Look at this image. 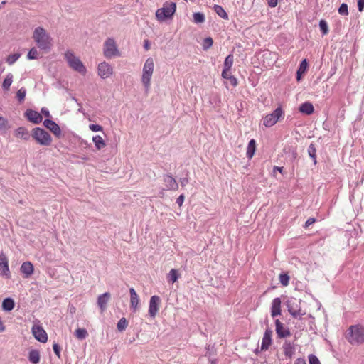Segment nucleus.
I'll return each mask as SVG.
<instances>
[{"instance_id": "f257e3e1", "label": "nucleus", "mask_w": 364, "mask_h": 364, "mask_svg": "<svg viewBox=\"0 0 364 364\" xmlns=\"http://www.w3.org/2000/svg\"><path fill=\"white\" fill-rule=\"evenodd\" d=\"M33 38L40 50L44 51L50 50L53 39L44 28L41 26L36 28L33 33Z\"/></svg>"}, {"instance_id": "f03ea898", "label": "nucleus", "mask_w": 364, "mask_h": 364, "mask_svg": "<svg viewBox=\"0 0 364 364\" xmlns=\"http://www.w3.org/2000/svg\"><path fill=\"white\" fill-rule=\"evenodd\" d=\"M346 338L351 345L363 344L364 343V326H350L347 330Z\"/></svg>"}, {"instance_id": "7ed1b4c3", "label": "nucleus", "mask_w": 364, "mask_h": 364, "mask_svg": "<svg viewBox=\"0 0 364 364\" xmlns=\"http://www.w3.org/2000/svg\"><path fill=\"white\" fill-rule=\"evenodd\" d=\"M154 63L152 58H148L143 66L141 82L144 87L145 92H148L151 86V79L154 73Z\"/></svg>"}, {"instance_id": "20e7f679", "label": "nucleus", "mask_w": 364, "mask_h": 364, "mask_svg": "<svg viewBox=\"0 0 364 364\" xmlns=\"http://www.w3.org/2000/svg\"><path fill=\"white\" fill-rule=\"evenodd\" d=\"M65 59L66 60L69 67L73 70L78 72L82 75H85L87 69L80 59L75 56L71 50H67L65 53Z\"/></svg>"}, {"instance_id": "39448f33", "label": "nucleus", "mask_w": 364, "mask_h": 364, "mask_svg": "<svg viewBox=\"0 0 364 364\" xmlns=\"http://www.w3.org/2000/svg\"><path fill=\"white\" fill-rule=\"evenodd\" d=\"M32 138L38 144L44 146H48L52 143V137L50 134L41 127H35L31 132Z\"/></svg>"}, {"instance_id": "423d86ee", "label": "nucleus", "mask_w": 364, "mask_h": 364, "mask_svg": "<svg viewBox=\"0 0 364 364\" xmlns=\"http://www.w3.org/2000/svg\"><path fill=\"white\" fill-rule=\"evenodd\" d=\"M176 9V4L173 2H166L163 7L158 9L156 11V17L159 21H164L171 18Z\"/></svg>"}, {"instance_id": "0eeeda50", "label": "nucleus", "mask_w": 364, "mask_h": 364, "mask_svg": "<svg viewBox=\"0 0 364 364\" xmlns=\"http://www.w3.org/2000/svg\"><path fill=\"white\" fill-rule=\"evenodd\" d=\"M300 302L296 298H290L287 301V311L294 318L301 319V316L305 314V312L301 310Z\"/></svg>"}, {"instance_id": "6e6552de", "label": "nucleus", "mask_w": 364, "mask_h": 364, "mask_svg": "<svg viewBox=\"0 0 364 364\" xmlns=\"http://www.w3.org/2000/svg\"><path fill=\"white\" fill-rule=\"evenodd\" d=\"M284 112L282 107H277L272 113L268 114L263 117V124L266 127L274 126L281 118H284Z\"/></svg>"}, {"instance_id": "1a4fd4ad", "label": "nucleus", "mask_w": 364, "mask_h": 364, "mask_svg": "<svg viewBox=\"0 0 364 364\" xmlns=\"http://www.w3.org/2000/svg\"><path fill=\"white\" fill-rule=\"evenodd\" d=\"M104 55L107 58H112L115 56H119L120 53L117 47L116 42L114 38H108L104 43Z\"/></svg>"}, {"instance_id": "9d476101", "label": "nucleus", "mask_w": 364, "mask_h": 364, "mask_svg": "<svg viewBox=\"0 0 364 364\" xmlns=\"http://www.w3.org/2000/svg\"><path fill=\"white\" fill-rule=\"evenodd\" d=\"M98 75L102 79H107L113 74V68L108 63H100L97 66Z\"/></svg>"}, {"instance_id": "9b49d317", "label": "nucleus", "mask_w": 364, "mask_h": 364, "mask_svg": "<svg viewBox=\"0 0 364 364\" xmlns=\"http://www.w3.org/2000/svg\"><path fill=\"white\" fill-rule=\"evenodd\" d=\"M274 323L275 331L279 338H287L291 335L289 328L284 326V325L279 319H276L274 321Z\"/></svg>"}, {"instance_id": "f8f14e48", "label": "nucleus", "mask_w": 364, "mask_h": 364, "mask_svg": "<svg viewBox=\"0 0 364 364\" xmlns=\"http://www.w3.org/2000/svg\"><path fill=\"white\" fill-rule=\"evenodd\" d=\"M0 276L5 277L7 279L11 277L9 260L3 252H0Z\"/></svg>"}, {"instance_id": "ddd939ff", "label": "nucleus", "mask_w": 364, "mask_h": 364, "mask_svg": "<svg viewBox=\"0 0 364 364\" xmlns=\"http://www.w3.org/2000/svg\"><path fill=\"white\" fill-rule=\"evenodd\" d=\"M161 299L159 296H152L149 301V314L151 318H154L159 310Z\"/></svg>"}, {"instance_id": "4468645a", "label": "nucleus", "mask_w": 364, "mask_h": 364, "mask_svg": "<svg viewBox=\"0 0 364 364\" xmlns=\"http://www.w3.org/2000/svg\"><path fill=\"white\" fill-rule=\"evenodd\" d=\"M43 125L49 129L57 138L62 136V132L59 125L54 121L46 119L43 122Z\"/></svg>"}, {"instance_id": "2eb2a0df", "label": "nucleus", "mask_w": 364, "mask_h": 364, "mask_svg": "<svg viewBox=\"0 0 364 364\" xmlns=\"http://www.w3.org/2000/svg\"><path fill=\"white\" fill-rule=\"evenodd\" d=\"M272 333L273 331L271 328H267L263 335L262 339V344L260 346V350H267L271 345L272 344Z\"/></svg>"}, {"instance_id": "dca6fc26", "label": "nucleus", "mask_w": 364, "mask_h": 364, "mask_svg": "<svg viewBox=\"0 0 364 364\" xmlns=\"http://www.w3.org/2000/svg\"><path fill=\"white\" fill-rule=\"evenodd\" d=\"M282 349L285 357L291 359L295 354L296 345L294 342L286 340L282 345Z\"/></svg>"}, {"instance_id": "f3484780", "label": "nucleus", "mask_w": 364, "mask_h": 364, "mask_svg": "<svg viewBox=\"0 0 364 364\" xmlns=\"http://www.w3.org/2000/svg\"><path fill=\"white\" fill-rule=\"evenodd\" d=\"M32 333L34 338L41 343H46L48 340V336L46 331L40 326H33Z\"/></svg>"}, {"instance_id": "a211bd4d", "label": "nucleus", "mask_w": 364, "mask_h": 364, "mask_svg": "<svg viewBox=\"0 0 364 364\" xmlns=\"http://www.w3.org/2000/svg\"><path fill=\"white\" fill-rule=\"evenodd\" d=\"M25 117L29 122L35 124H40L43 120L42 115L37 111L33 110L31 109H28L26 111Z\"/></svg>"}, {"instance_id": "6ab92c4d", "label": "nucleus", "mask_w": 364, "mask_h": 364, "mask_svg": "<svg viewBox=\"0 0 364 364\" xmlns=\"http://www.w3.org/2000/svg\"><path fill=\"white\" fill-rule=\"evenodd\" d=\"M111 298V294L109 292H105L100 294L97 298V306L100 309L101 311L103 312L107 307V304Z\"/></svg>"}, {"instance_id": "aec40b11", "label": "nucleus", "mask_w": 364, "mask_h": 364, "mask_svg": "<svg viewBox=\"0 0 364 364\" xmlns=\"http://www.w3.org/2000/svg\"><path fill=\"white\" fill-rule=\"evenodd\" d=\"M33 265L31 262H23L20 267V271L23 274L24 278L30 277L33 274Z\"/></svg>"}, {"instance_id": "412c9836", "label": "nucleus", "mask_w": 364, "mask_h": 364, "mask_svg": "<svg viewBox=\"0 0 364 364\" xmlns=\"http://www.w3.org/2000/svg\"><path fill=\"white\" fill-rule=\"evenodd\" d=\"M130 293V308L135 312L139 306V297L133 287L129 289Z\"/></svg>"}, {"instance_id": "4be33fe9", "label": "nucleus", "mask_w": 364, "mask_h": 364, "mask_svg": "<svg viewBox=\"0 0 364 364\" xmlns=\"http://www.w3.org/2000/svg\"><path fill=\"white\" fill-rule=\"evenodd\" d=\"M281 314V299L279 297L274 298L272 301L271 316L274 318Z\"/></svg>"}, {"instance_id": "5701e85b", "label": "nucleus", "mask_w": 364, "mask_h": 364, "mask_svg": "<svg viewBox=\"0 0 364 364\" xmlns=\"http://www.w3.org/2000/svg\"><path fill=\"white\" fill-rule=\"evenodd\" d=\"M164 181L166 183V186L168 190L176 191L178 188V183L176 179L173 178L171 175H166L164 176Z\"/></svg>"}, {"instance_id": "b1692460", "label": "nucleus", "mask_w": 364, "mask_h": 364, "mask_svg": "<svg viewBox=\"0 0 364 364\" xmlns=\"http://www.w3.org/2000/svg\"><path fill=\"white\" fill-rule=\"evenodd\" d=\"M15 136L18 138L28 141L30 139L31 134H29L26 128L21 127L15 130Z\"/></svg>"}, {"instance_id": "393cba45", "label": "nucleus", "mask_w": 364, "mask_h": 364, "mask_svg": "<svg viewBox=\"0 0 364 364\" xmlns=\"http://www.w3.org/2000/svg\"><path fill=\"white\" fill-rule=\"evenodd\" d=\"M299 110L303 114L310 115L314 112V107L311 102H305L300 105Z\"/></svg>"}, {"instance_id": "a878e982", "label": "nucleus", "mask_w": 364, "mask_h": 364, "mask_svg": "<svg viewBox=\"0 0 364 364\" xmlns=\"http://www.w3.org/2000/svg\"><path fill=\"white\" fill-rule=\"evenodd\" d=\"M234 62V56L232 54H229L225 59L223 75H226V71H230Z\"/></svg>"}, {"instance_id": "bb28decb", "label": "nucleus", "mask_w": 364, "mask_h": 364, "mask_svg": "<svg viewBox=\"0 0 364 364\" xmlns=\"http://www.w3.org/2000/svg\"><path fill=\"white\" fill-rule=\"evenodd\" d=\"M256 150V141L254 139H252L250 140L247 148V152L246 155L248 159L252 158L255 153Z\"/></svg>"}, {"instance_id": "cd10ccee", "label": "nucleus", "mask_w": 364, "mask_h": 364, "mask_svg": "<svg viewBox=\"0 0 364 364\" xmlns=\"http://www.w3.org/2000/svg\"><path fill=\"white\" fill-rule=\"evenodd\" d=\"M14 301L10 297L4 299L2 302V309L6 311H11L14 308Z\"/></svg>"}, {"instance_id": "c85d7f7f", "label": "nucleus", "mask_w": 364, "mask_h": 364, "mask_svg": "<svg viewBox=\"0 0 364 364\" xmlns=\"http://www.w3.org/2000/svg\"><path fill=\"white\" fill-rule=\"evenodd\" d=\"M308 67V62L306 59H304L299 65V69L296 71V80H300L301 75L306 72Z\"/></svg>"}, {"instance_id": "c756f323", "label": "nucleus", "mask_w": 364, "mask_h": 364, "mask_svg": "<svg viewBox=\"0 0 364 364\" xmlns=\"http://www.w3.org/2000/svg\"><path fill=\"white\" fill-rule=\"evenodd\" d=\"M92 141L97 150H100L106 146L105 140L99 135L94 136Z\"/></svg>"}, {"instance_id": "7c9ffc66", "label": "nucleus", "mask_w": 364, "mask_h": 364, "mask_svg": "<svg viewBox=\"0 0 364 364\" xmlns=\"http://www.w3.org/2000/svg\"><path fill=\"white\" fill-rule=\"evenodd\" d=\"M28 360L34 364H37L40 361V353L37 350H32L29 352Z\"/></svg>"}, {"instance_id": "2f4dec72", "label": "nucleus", "mask_w": 364, "mask_h": 364, "mask_svg": "<svg viewBox=\"0 0 364 364\" xmlns=\"http://www.w3.org/2000/svg\"><path fill=\"white\" fill-rule=\"evenodd\" d=\"M214 11L215 12L222 18L223 19H228V15L226 13V11L224 10V9L220 6V5H214Z\"/></svg>"}, {"instance_id": "473e14b6", "label": "nucleus", "mask_w": 364, "mask_h": 364, "mask_svg": "<svg viewBox=\"0 0 364 364\" xmlns=\"http://www.w3.org/2000/svg\"><path fill=\"white\" fill-rule=\"evenodd\" d=\"M316 149L315 147V145L314 144H310V145L308 147V154L310 158L312 159L314 164L316 165L317 163L316 161Z\"/></svg>"}, {"instance_id": "72a5a7b5", "label": "nucleus", "mask_w": 364, "mask_h": 364, "mask_svg": "<svg viewBox=\"0 0 364 364\" xmlns=\"http://www.w3.org/2000/svg\"><path fill=\"white\" fill-rule=\"evenodd\" d=\"M13 82V75L11 73H8L6 76V78L4 79L3 84H2V88L4 90H8L10 88V86Z\"/></svg>"}, {"instance_id": "f704fd0d", "label": "nucleus", "mask_w": 364, "mask_h": 364, "mask_svg": "<svg viewBox=\"0 0 364 364\" xmlns=\"http://www.w3.org/2000/svg\"><path fill=\"white\" fill-rule=\"evenodd\" d=\"M222 77L224 79L229 80L231 85L233 87H236L237 85V80L233 75H232L230 71H226V75H223V71L222 72Z\"/></svg>"}, {"instance_id": "c9c22d12", "label": "nucleus", "mask_w": 364, "mask_h": 364, "mask_svg": "<svg viewBox=\"0 0 364 364\" xmlns=\"http://www.w3.org/2000/svg\"><path fill=\"white\" fill-rule=\"evenodd\" d=\"M75 335L79 340H83L88 336V333L85 328H78L76 329Z\"/></svg>"}, {"instance_id": "e433bc0d", "label": "nucleus", "mask_w": 364, "mask_h": 364, "mask_svg": "<svg viewBox=\"0 0 364 364\" xmlns=\"http://www.w3.org/2000/svg\"><path fill=\"white\" fill-rule=\"evenodd\" d=\"M193 21L196 23H202L205 21V15L201 12H196L193 14Z\"/></svg>"}, {"instance_id": "4c0bfd02", "label": "nucleus", "mask_w": 364, "mask_h": 364, "mask_svg": "<svg viewBox=\"0 0 364 364\" xmlns=\"http://www.w3.org/2000/svg\"><path fill=\"white\" fill-rule=\"evenodd\" d=\"M128 325L127 321L124 317H122L119 319L117 324V328L119 331H123L126 329Z\"/></svg>"}, {"instance_id": "58836bf2", "label": "nucleus", "mask_w": 364, "mask_h": 364, "mask_svg": "<svg viewBox=\"0 0 364 364\" xmlns=\"http://www.w3.org/2000/svg\"><path fill=\"white\" fill-rule=\"evenodd\" d=\"M319 27L323 36L328 33V26L325 20L322 19L319 21Z\"/></svg>"}, {"instance_id": "ea45409f", "label": "nucleus", "mask_w": 364, "mask_h": 364, "mask_svg": "<svg viewBox=\"0 0 364 364\" xmlns=\"http://www.w3.org/2000/svg\"><path fill=\"white\" fill-rule=\"evenodd\" d=\"M213 44V40L210 37L205 38L203 43H202V47L204 50H207L209 49Z\"/></svg>"}, {"instance_id": "a19ab883", "label": "nucleus", "mask_w": 364, "mask_h": 364, "mask_svg": "<svg viewBox=\"0 0 364 364\" xmlns=\"http://www.w3.org/2000/svg\"><path fill=\"white\" fill-rule=\"evenodd\" d=\"M178 279V274L176 269H172L168 273V280L172 283L176 282Z\"/></svg>"}, {"instance_id": "79ce46f5", "label": "nucleus", "mask_w": 364, "mask_h": 364, "mask_svg": "<svg viewBox=\"0 0 364 364\" xmlns=\"http://www.w3.org/2000/svg\"><path fill=\"white\" fill-rule=\"evenodd\" d=\"M21 54L20 53H14L9 55L6 58V63L9 65H13L16 61L18 60V59L20 58Z\"/></svg>"}, {"instance_id": "37998d69", "label": "nucleus", "mask_w": 364, "mask_h": 364, "mask_svg": "<svg viewBox=\"0 0 364 364\" xmlns=\"http://www.w3.org/2000/svg\"><path fill=\"white\" fill-rule=\"evenodd\" d=\"M279 282L283 286H287L289 282V276L287 274H279Z\"/></svg>"}, {"instance_id": "c03bdc74", "label": "nucleus", "mask_w": 364, "mask_h": 364, "mask_svg": "<svg viewBox=\"0 0 364 364\" xmlns=\"http://www.w3.org/2000/svg\"><path fill=\"white\" fill-rule=\"evenodd\" d=\"M38 50L36 48H32L28 53L27 58L29 60H34L38 58Z\"/></svg>"}, {"instance_id": "a18cd8bd", "label": "nucleus", "mask_w": 364, "mask_h": 364, "mask_svg": "<svg viewBox=\"0 0 364 364\" xmlns=\"http://www.w3.org/2000/svg\"><path fill=\"white\" fill-rule=\"evenodd\" d=\"M26 90L25 88L23 87H21V89H19L17 92H16V97L18 98V100L20 101V102H22L23 100H24L25 99V97H26Z\"/></svg>"}, {"instance_id": "49530a36", "label": "nucleus", "mask_w": 364, "mask_h": 364, "mask_svg": "<svg viewBox=\"0 0 364 364\" xmlns=\"http://www.w3.org/2000/svg\"><path fill=\"white\" fill-rule=\"evenodd\" d=\"M338 13L342 16H347L348 14V5L346 3L341 4L338 8Z\"/></svg>"}, {"instance_id": "de8ad7c7", "label": "nucleus", "mask_w": 364, "mask_h": 364, "mask_svg": "<svg viewBox=\"0 0 364 364\" xmlns=\"http://www.w3.org/2000/svg\"><path fill=\"white\" fill-rule=\"evenodd\" d=\"M9 128L8 120L0 116V129L6 130Z\"/></svg>"}, {"instance_id": "09e8293b", "label": "nucleus", "mask_w": 364, "mask_h": 364, "mask_svg": "<svg viewBox=\"0 0 364 364\" xmlns=\"http://www.w3.org/2000/svg\"><path fill=\"white\" fill-rule=\"evenodd\" d=\"M309 364H321L318 358L313 354L309 355Z\"/></svg>"}, {"instance_id": "8fccbe9b", "label": "nucleus", "mask_w": 364, "mask_h": 364, "mask_svg": "<svg viewBox=\"0 0 364 364\" xmlns=\"http://www.w3.org/2000/svg\"><path fill=\"white\" fill-rule=\"evenodd\" d=\"M89 128L92 132H100L102 130V127L99 124H91L89 125Z\"/></svg>"}, {"instance_id": "3c124183", "label": "nucleus", "mask_w": 364, "mask_h": 364, "mask_svg": "<svg viewBox=\"0 0 364 364\" xmlns=\"http://www.w3.org/2000/svg\"><path fill=\"white\" fill-rule=\"evenodd\" d=\"M53 351H54L55 354L58 358H60V346L58 343H55L53 345Z\"/></svg>"}, {"instance_id": "603ef678", "label": "nucleus", "mask_w": 364, "mask_h": 364, "mask_svg": "<svg viewBox=\"0 0 364 364\" xmlns=\"http://www.w3.org/2000/svg\"><path fill=\"white\" fill-rule=\"evenodd\" d=\"M41 112L46 117H50V112L46 107L41 108Z\"/></svg>"}, {"instance_id": "864d4df0", "label": "nucleus", "mask_w": 364, "mask_h": 364, "mask_svg": "<svg viewBox=\"0 0 364 364\" xmlns=\"http://www.w3.org/2000/svg\"><path fill=\"white\" fill-rule=\"evenodd\" d=\"M315 223V219L314 218H309L305 223L304 228H308L311 225Z\"/></svg>"}, {"instance_id": "5fc2aeb1", "label": "nucleus", "mask_w": 364, "mask_h": 364, "mask_svg": "<svg viewBox=\"0 0 364 364\" xmlns=\"http://www.w3.org/2000/svg\"><path fill=\"white\" fill-rule=\"evenodd\" d=\"M358 9L359 11H363L364 9V0H358Z\"/></svg>"}, {"instance_id": "6e6d98bb", "label": "nucleus", "mask_w": 364, "mask_h": 364, "mask_svg": "<svg viewBox=\"0 0 364 364\" xmlns=\"http://www.w3.org/2000/svg\"><path fill=\"white\" fill-rule=\"evenodd\" d=\"M184 201V196L183 195H180L178 198L176 199V203L179 205V206H181L183 203Z\"/></svg>"}, {"instance_id": "4d7b16f0", "label": "nucleus", "mask_w": 364, "mask_h": 364, "mask_svg": "<svg viewBox=\"0 0 364 364\" xmlns=\"http://www.w3.org/2000/svg\"><path fill=\"white\" fill-rule=\"evenodd\" d=\"M268 3V6L274 8L277 5L278 0H267Z\"/></svg>"}, {"instance_id": "13d9d810", "label": "nucleus", "mask_w": 364, "mask_h": 364, "mask_svg": "<svg viewBox=\"0 0 364 364\" xmlns=\"http://www.w3.org/2000/svg\"><path fill=\"white\" fill-rule=\"evenodd\" d=\"M180 183L182 186H185L188 183V180L187 178H182L180 179Z\"/></svg>"}, {"instance_id": "bf43d9fd", "label": "nucleus", "mask_w": 364, "mask_h": 364, "mask_svg": "<svg viewBox=\"0 0 364 364\" xmlns=\"http://www.w3.org/2000/svg\"><path fill=\"white\" fill-rule=\"evenodd\" d=\"M294 364H306V363L305 360L303 358H297L295 360Z\"/></svg>"}, {"instance_id": "052dcab7", "label": "nucleus", "mask_w": 364, "mask_h": 364, "mask_svg": "<svg viewBox=\"0 0 364 364\" xmlns=\"http://www.w3.org/2000/svg\"><path fill=\"white\" fill-rule=\"evenodd\" d=\"M144 47L145 50H148L150 48V44L148 40L144 41Z\"/></svg>"}, {"instance_id": "680f3d73", "label": "nucleus", "mask_w": 364, "mask_h": 364, "mask_svg": "<svg viewBox=\"0 0 364 364\" xmlns=\"http://www.w3.org/2000/svg\"><path fill=\"white\" fill-rule=\"evenodd\" d=\"M5 331V326L1 321V319L0 318V332H4Z\"/></svg>"}, {"instance_id": "e2e57ef3", "label": "nucleus", "mask_w": 364, "mask_h": 364, "mask_svg": "<svg viewBox=\"0 0 364 364\" xmlns=\"http://www.w3.org/2000/svg\"><path fill=\"white\" fill-rule=\"evenodd\" d=\"M282 168H283L282 167H279V166H274V170H277L279 172L282 171Z\"/></svg>"}, {"instance_id": "0e129e2a", "label": "nucleus", "mask_w": 364, "mask_h": 364, "mask_svg": "<svg viewBox=\"0 0 364 364\" xmlns=\"http://www.w3.org/2000/svg\"><path fill=\"white\" fill-rule=\"evenodd\" d=\"M262 350H260V349L257 348L255 350V353L258 355L259 353H261Z\"/></svg>"}, {"instance_id": "69168bd1", "label": "nucleus", "mask_w": 364, "mask_h": 364, "mask_svg": "<svg viewBox=\"0 0 364 364\" xmlns=\"http://www.w3.org/2000/svg\"><path fill=\"white\" fill-rule=\"evenodd\" d=\"M6 1H3L0 3V9L5 5Z\"/></svg>"}, {"instance_id": "338daca9", "label": "nucleus", "mask_w": 364, "mask_h": 364, "mask_svg": "<svg viewBox=\"0 0 364 364\" xmlns=\"http://www.w3.org/2000/svg\"><path fill=\"white\" fill-rule=\"evenodd\" d=\"M210 361L211 364H216V360L215 359L210 360Z\"/></svg>"}, {"instance_id": "774afa93", "label": "nucleus", "mask_w": 364, "mask_h": 364, "mask_svg": "<svg viewBox=\"0 0 364 364\" xmlns=\"http://www.w3.org/2000/svg\"><path fill=\"white\" fill-rule=\"evenodd\" d=\"M78 111H79L80 112H82V107H81L79 108Z\"/></svg>"}]
</instances>
